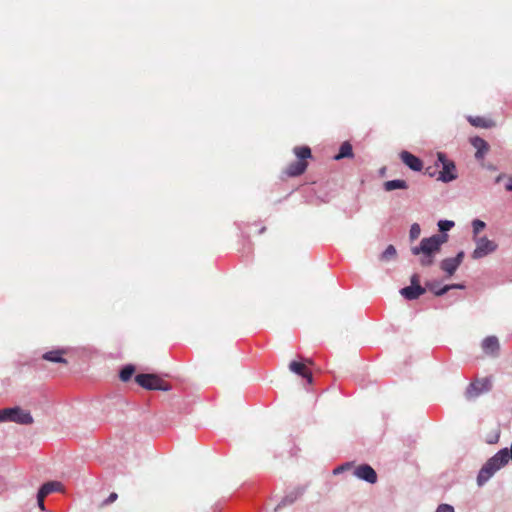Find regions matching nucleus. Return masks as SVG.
<instances>
[{
	"label": "nucleus",
	"mask_w": 512,
	"mask_h": 512,
	"mask_svg": "<svg viewBox=\"0 0 512 512\" xmlns=\"http://www.w3.org/2000/svg\"><path fill=\"white\" fill-rule=\"evenodd\" d=\"M448 239L446 234H435L428 238H423L419 246L411 248L414 255H419L420 265L423 267L431 266L434 263L435 256L440 252L442 244Z\"/></svg>",
	"instance_id": "f257e3e1"
},
{
	"label": "nucleus",
	"mask_w": 512,
	"mask_h": 512,
	"mask_svg": "<svg viewBox=\"0 0 512 512\" xmlns=\"http://www.w3.org/2000/svg\"><path fill=\"white\" fill-rule=\"evenodd\" d=\"M293 152L298 160L285 168L284 173L289 177L302 175L308 166L306 160L312 157L311 149L308 146H296Z\"/></svg>",
	"instance_id": "f03ea898"
},
{
	"label": "nucleus",
	"mask_w": 512,
	"mask_h": 512,
	"mask_svg": "<svg viewBox=\"0 0 512 512\" xmlns=\"http://www.w3.org/2000/svg\"><path fill=\"white\" fill-rule=\"evenodd\" d=\"M136 383L147 390L169 391L171 385L157 374H138L135 377Z\"/></svg>",
	"instance_id": "7ed1b4c3"
},
{
	"label": "nucleus",
	"mask_w": 512,
	"mask_h": 512,
	"mask_svg": "<svg viewBox=\"0 0 512 512\" xmlns=\"http://www.w3.org/2000/svg\"><path fill=\"white\" fill-rule=\"evenodd\" d=\"M2 421H11L21 425H30L34 420L28 411L19 407H14L0 410V422Z\"/></svg>",
	"instance_id": "20e7f679"
},
{
	"label": "nucleus",
	"mask_w": 512,
	"mask_h": 512,
	"mask_svg": "<svg viewBox=\"0 0 512 512\" xmlns=\"http://www.w3.org/2000/svg\"><path fill=\"white\" fill-rule=\"evenodd\" d=\"M474 241L476 247L471 255L473 259H481L495 252L498 248L497 243L487 237H474Z\"/></svg>",
	"instance_id": "39448f33"
},
{
	"label": "nucleus",
	"mask_w": 512,
	"mask_h": 512,
	"mask_svg": "<svg viewBox=\"0 0 512 512\" xmlns=\"http://www.w3.org/2000/svg\"><path fill=\"white\" fill-rule=\"evenodd\" d=\"M492 383L489 378L478 379L470 383L467 387L465 395L467 399H474L481 394L490 391Z\"/></svg>",
	"instance_id": "423d86ee"
},
{
	"label": "nucleus",
	"mask_w": 512,
	"mask_h": 512,
	"mask_svg": "<svg viewBox=\"0 0 512 512\" xmlns=\"http://www.w3.org/2000/svg\"><path fill=\"white\" fill-rule=\"evenodd\" d=\"M438 161L442 164V171H440L439 179L443 182H449L456 179V167L455 164L448 160L444 153L439 152L437 154Z\"/></svg>",
	"instance_id": "0eeeda50"
},
{
	"label": "nucleus",
	"mask_w": 512,
	"mask_h": 512,
	"mask_svg": "<svg viewBox=\"0 0 512 512\" xmlns=\"http://www.w3.org/2000/svg\"><path fill=\"white\" fill-rule=\"evenodd\" d=\"M354 475L368 483L374 484L377 481V474L375 470L368 464H362L355 468Z\"/></svg>",
	"instance_id": "6e6552de"
},
{
	"label": "nucleus",
	"mask_w": 512,
	"mask_h": 512,
	"mask_svg": "<svg viewBox=\"0 0 512 512\" xmlns=\"http://www.w3.org/2000/svg\"><path fill=\"white\" fill-rule=\"evenodd\" d=\"M306 364H313V361L311 359H305L304 360V363L302 362H297V361H292L290 364H289V369L300 375L301 377L307 379L308 383H312V380H313V377H312V374L311 372L307 369L306 367Z\"/></svg>",
	"instance_id": "1a4fd4ad"
},
{
	"label": "nucleus",
	"mask_w": 512,
	"mask_h": 512,
	"mask_svg": "<svg viewBox=\"0 0 512 512\" xmlns=\"http://www.w3.org/2000/svg\"><path fill=\"white\" fill-rule=\"evenodd\" d=\"M400 158L402 162L413 171H420L423 167L421 159L408 151L401 152Z\"/></svg>",
	"instance_id": "9d476101"
},
{
	"label": "nucleus",
	"mask_w": 512,
	"mask_h": 512,
	"mask_svg": "<svg viewBox=\"0 0 512 512\" xmlns=\"http://www.w3.org/2000/svg\"><path fill=\"white\" fill-rule=\"evenodd\" d=\"M426 292V288L422 286H407L400 290V294L407 300L418 299L421 295Z\"/></svg>",
	"instance_id": "9b49d317"
},
{
	"label": "nucleus",
	"mask_w": 512,
	"mask_h": 512,
	"mask_svg": "<svg viewBox=\"0 0 512 512\" xmlns=\"http://www.w3.org/2000/svg\"><path fill=\"white\" fill-rule=\"evenodd\" d=\"M470 142L476 149L475 157L477 159H483L489 150V144L480 137H473Z\"/></svg>",
	"instance_id": "f8f14e48"
},
{
	"label": "nucleus",
	"mask_w": 512,
	"mask_h": 512,
	"mask_svg": "<svg viewBox=\"0 0 512 512\" xmlns=\"http://www.w3.org/2000/svg\"><path fill=\"white\" fill-rule=\"evenodd\" d=\"M63 490V485L58 482V481H49V482H46L44 483L38 493L44 496H48L49 494H51L52 492H61Z\"/></svg>",
	"instance_id": "ddd939ff"
},
{
	"label": "nucleus",
	"mask_w": 512,
	"mask_h": 512,
	"mask_svg": "<svg viewBox=\"0 0 512 512\" xmlns=\"http://www.w3.org/2000/svg\"><path fill=\"white\" fill-rule=\"evenodd\" d=\"M482 348L486 353L494 354L499 350V341L495 336H489L483 340Z\"/></svg>",
	"instance_id": "4468645a"
},
{
	"label": "nucleus",
	"mask_w": 512,
	"mask_h": 512,
	"mask_svg": "<svg viewBox=\"0 0 512 512\" xmlns=\"http://www.w3.org/2000/svg\"><path fill=\"white\" fill-rule=\"evenodd\" d=\"M65 353L62 349H56L43 354L42 358L44 360L54 362V363H67V361L63 358V354Z\"/></svg>",
	"instance_id": "2eb2a0df"
},
{
	"label": "nucleus",
	"mask_w": 512,
	"mask_h": 512,
	"mask_svg": "<svg viewBox=\"0 0 512 512\" xmlns=\"http://www.w3.org/2000/svg\"><path fill=\"white\" fill-rule=\"evenodd\" d=\"M469 123L478 128H491L495 125L494 121L488 118L480 117V116H469L468 117Z\"/></svg>",
	"instance_id": "dca6fc26"
},
{
	"label": "nucleus",
	"mask_w": 512,
	"mask_h": 512,
	"mask_svg": "<svg viewBox=\"0 0 512 512\" xmlns=\"http://www.w3.org/2000/svg\"><path fill=\"white\" fill-rule=\"evenodd\" d=\"M459 265L452 258H445L440 263V268L448 274V276H452Z\"/></svg>",
	"instance_id": "f3484780"
},
{
	"label": "nucleus",
	"mask_w": 512,
	"mask_h": 512,
	"mask_svg": "<svg viewBox=\"0 0 512 512\" xmlns=\"http://www.w3.org/2000/svg\"><path fill=\"white\" fill-rule=\"evenodd\" d=\"M351 157H353L352 145L346 141L341 144L339 153L334 156V159L340 160L343 158H351Z\"/></svg>",
	"instance_id": "a211bd4d"
},
{
	"label": "nucleus",
	"mask_w": 512,
	"mask_h": 512,
	"mask_svg": "<svg viewBox=\"0 0 512 512\" xmlns=\"http://www.w3.org/2000/svg\"><path fill=\"white\" fill-rule=\"evenodd\" d=\"M407 188H408L407 182L402 179L389 180L384 183V189L388 192L396 190V189H407Z\"/></svg>",
	"instance_id": "6ab92c4d"
},
{
	"label": "nucleus",
	"mask_w": 512,
	"mask_h": 512,
	"mask_svg": "<svg viewBox=\"0 0 512 512\" xmlns=\"http://www.w3.org/2000/svg\"><path fill=\"white\" fill-rule=\"evenodd\" d=\"M135 372V368L133 365H127L125 366L121 371H120V379L123 381V382H127L128 380H130V378L132 377V375L134 374Z\"/></svg>",
	"instance_id": "aec40b11"
},
{
	"label": "nucleus",
	"mask_w": 512,
	"mask_h": 512,
	"mask_svg": "<svg viewBox=\"0 0 512 512\" xmlns=\"http://www.w3.org/2000/svg\"><path fill=\"white\" fill-rule=\"evenodd\" d=\"M463 288H464V285H462V284L445 285L440 290L434 291V295L435 296H442V295H444L445 293H447L451 289H463Z\"/></svg>",
	"instance_id": "412c9836"
},
{
	"label": "nucleus",
	"mask_w": 512,
	"mask_h": 512,
	"mask_svg": "<svg viewBox=\"0 0 512 512\" xmlns=\"http://www.w3.org/2000/svg\"><path fill=\"white\" fill-rule=\"evenodd\" d=\"M396 256V249L393 245H389L381 255V260L388 261Z\"/></svg>",
	"instance_id": "4be33fe9"
},
{
	"label": "nucleus",
	"mask_w": 512,
	"mask_h": 512,
	"mask_svg": "<svg viewBox=\"0 0 512 512\" xmlns=\"http://www.w3.org/2000/svg\"><path fill=\"white\" fill-rule=\"evenodd\" d=\"M503 180H507L505 189L509 192H512V177H508L506 174L501 173L496 177L495 183H500Z\"/></svg>",
	"instance_id": "5701e85b"
},
{
	"label": "nucleus",
	"mask_w": 512,
	"mask_h": 512,
	"mask_svg": "<svg viewBox=\"0 0 512 512\" xmlns=\"http://www.w3.org/2000/svg\"><path fill=\"white\" fill-rule=\"evenodd\" d=\"M420 233H421L420 225L417 223L412 224L410 231H409L410 239L412 241L417 239L420 236Z\"/></svg>",
	"instance_id": "b1692460"
},
{
	"label": "nucleus",
	"mask_w": 512,
	"mask_h": 512,
	"mask_svg": "<svg viewBox=\"0 0 512 512\" xmlns=\"http://www.w3.org/2000/svg\"><path fill=\"white\" fill-rule=\"evenodd\" d=\"M485 226H486V224L482 220L475 219L472 222L474 235L476 236L477 234H479L485 228Z\"/></svg>",
	"instance_id": "393cba45"
},
{
	"label": "nucleus",
	"mask_w": 512,
	"mask_h": 512,
	"mask_svg": "<svg viewBox=\"0 0 512 512\" xmlns=\"http://www.w3.org/2000/svg\"><path fill=\"white\" fill-rule=\"evenodd\" d=\"M454 226L453 221L449 220H440L438 222V227L441 232L449 231Z\"/></svg>",
	"instance_id": "a878e982"
},
{
	"label": "nucleus",
	"mask_w": 512,
	"mask_h": 512,
	"mask_svg": "<svg viewBox=\"0 0 512 512\" xmlns=\"http://www.w3.org/2000/svg\"><path fill=\"white\" fill-rule=\"evenodd\" d=\"M118 498V495L117 493L115 492H112L107 499H105L102 504H101V507L103 506H106V505H109V504H112L113 502H115Z\"/></svg>",
	"instance_id": "bb28decb"
},
{
	"label": "nucleus",
	"mask_w": 512,
	"mask_h": 512,
	"mask_svg": "<svg viewBox=\"0 0 512 512\" xmlns=\"http://www.w3.org/2000/svg\"><path fill=\"white\" fill-rule=\"evenodd\" d=\"M436 512H454V508L449 504H440Z\"/></svg>",
	"instance_id": "cd10ccee"
},
{
	"label": "nucleus",
	"mask_w": 512,
	"mask_h": 512,
	"mask_svg": "<svg viewBox=\"0 0 512 512\" xmlns=\"http://www.w3.org/2000/svg\"><path fill=\"white\" fill-rule=\"evenodd\" d=\"M46 498V496L42 495L40 493H37V503H38V506L39 508L44 511L45 510V505H44V499Z\"/></svg>",
	"instance_id": "c85d7f7f"
},
{
	"label": "nucleus",
	"mask_w": 512,
	"mask_h": 512,
	"mask_svg": "<svg viewBox=\"0 0 512 512\" xmlns=\"http://www.w3.org/2000/svg\"><path fill=\"white\" fill-rule=\"evenodd\" d=\"M464 251H460L455 257H453L452 259L460 266L463 259H464Z\"/></svg>",
	"instance_id": "c756f323"
},
{
	"label": "nucleus",
	"mask_w": 512,
	"mask_h": 512,
	"mask_svg": "<svg viewBox=\"0 0 512 512\" xmlns=\"http://www.w3.org/2000/svg\"><path fill=\"white\" fill-rule=\"evenodd\" d=\"M411 285L413 286H421L420 285V276L418 274H413L410 279Z\"/></svg>",
	"instance_id": "7c9ffc66"
},
{
	"label": "nucleus",
	"mask_w": 512,
	"mask_h": 512,
	"mask_svg": "<svg viewBox=\"0 0 512 512\" xmlns=\"http://www.w3.org/2000/svg\"><path fill=\"white\" fill-rule=\"evenodd\" d=\"M293 503V499H288V498H285L281 501V503H279L276 507H275V511H277L278 509H280L281 507H284L285 505L287 504H291Z\"/></svg>",
	"instance_id": "2f4dec72"
},
{
	"label": "nucleus",
	"mask_w": 512,
	"mask_h": 512,
	"mask_svg": "<svg viewBox=\"0 0 512 512\" xmlns=\"http://www.w3.org/2000/svg\"><path fill=\"white\" fill-rule=\"evenodd\" d=\"M426 288H428L429 290H431L433 293H434V291H438V290H440V289H441V288H438V287H437V284H435V283H431V282H427V283H426Z\"/></svg>",
	"instance_id": "473e14b6"
},
{
	"label": "nucleus",
	"mask_w": 512,
	"mask_h": 512,
	"mask_svg": "<svg viewBox=\"0 0 512 512\" xmlns=\"http://www.w3.org/2000/svg\"><path fill=\"white\" fill-rule=\"evenodd\" d=\"M426 174H428L429 176H433L434 175V172L431 170V167H428L425 171Z\"/></svg>",
	"instance_id": "72a5a7b5"
},
{
	"label": "nucleus",
	"mask_w": 512,
	"mask_h": 512,
	"mask_svg": "<svg viewBox=\"0 0 512 512\" xmlns=\"http://www.w3.org/2000/svg\"><path fill=\"white\" fill-rule=\"evenodd\" d=\"M344 468H345V466H340L334 470V473L337 474V473L341 472Z\"/></svg>",
	"instance_id": "f704fd0d"
},
{
	"label": "nucleus",
	"mask_w": 512,
	"mask_h": 512,
	"mask_svg": "<svg viewBox=\"0 0 512 512\" xmlns=\"http://www.w3.org/2000/svg\"><path fill=\"white\" fill-rule=\"evenodd\" d=\"M265 230H266V228H265V227H262V228L260 229L259 233H264V231H265Z\"/></svg>",
	"instance_id": "c9c22d12"
},
{
	"label": "nucleus",
	"mask_w": 512,
	"mask_h": 512,
	"mask_svg": "<svg viewBox=\"0 0 512 512\" xmlns=\"http://www.w3.org/2000/svg\"><path fill=\"white\" fill-rule=\"evenodd\" d=\"M494 442H495V441H492V440L488 441V443H490V444H493Z\"/></svg>",
	"instance_id": "e433bc0d"
}]
</instances>
